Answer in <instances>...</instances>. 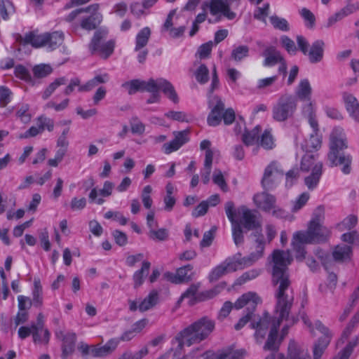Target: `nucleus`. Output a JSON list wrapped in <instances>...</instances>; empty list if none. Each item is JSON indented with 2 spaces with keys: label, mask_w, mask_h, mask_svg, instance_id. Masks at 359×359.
I'll list each match as a JSON object with an SVG mask.
<instances>
[{
  "label": "nucleus",
  "mask_w": 359,
  "mask_h": 359,
  "mask_svg": "<svg viewBox=\"0 0 359 359\" xmlns=\"http://www.w3.org/2000/svg\"><path fill=\"white\" fill-rule=\"evenodd\" d=\"M272 283L275 287L276 316L271 319L265 313L257 321L254 320L251 323L252 327L256 330L255 337L257 342L262 341L270 327L269 334L264 346V350L269 351H275L278 348L277 337L280 323L283 320L287 322L282 330L284 335L287 334L288 327L297 320L294 316H289L294 301V293L288 273V266L292 258L289 251L276 250L272 254Z\"/></svg>",
  "instance_id": "nucleus-1"
},
{
  "label": "nucleus",
  "mask_w": 359,
  "mask_h": 359,
  "mask_svg": "<svg viewBox=\"0 0 359 359\" xmlns=\"http://www.w3.org/2000/svg\"><path fill=\"white\" fill-rule=\"evenodd\" d=\"M215 322L208 317H203L191 323L174 338L178 344L177 348L181 351L184 346H191L207 339L215 329Z\"/></svg>",
  "instance_id": "nucleus-2"
},
{
  "label": "nucleus",
  "mask_w": 359,
  "mask_h": 359,
  "mask_svg": "<svg viewBox=\"0 0 359 359\" xmlns=\"http://www.w3.org/2000/svg\"><path fill=\"white\" fill-rule=\"evenodd\" d=\"M239 219V224L248 230H255L254 233L256 237L257 248L256 251L252 252L249 256L243 257L245 263L248 262V264H252L263 256L264 249V241L263 236L258 229L259 226V222L257 220L256 215L255 212L246 208L245 206H241L238 208H235L234 218Z\"/></svg>",
  "instance_id": "nucleus-3"
},
{
  "label": "nucleus",
  "mask_w": 359,
  "mask_h": 359,
  "mask_svg": "<svg viewBox=\"0 0 359 359\" xmlns=\"http://www.w3.org/2000/svg\"><path fill=\"white\" fill-rule=\"evenodd\" d=\"M330 140L329 161L334 166H341L344 174H349L351 171L352 156L350 154H339L340 151L348 147L344 129L341 127L334 128Z\"/></svg>",
  "instance_id": "nucleus-4"
},
{
  "label": "nucleus",
  "mask_w": 359,
  "mask_h": 359,
  "mask_svg": "<svg viewBox=\"0 0 359 359\" xmlns=\"http://www.w3.org/2000/svg\"><path fill=\"white\" fill-rule=\"evenodd\" d=\"M330 230L323 225L309 224L306 231L296 232L292 245L297 252L296 258L302 260L305 257L304 244L325 242L330 237Z\"/></svg>",
  "instance_id": "nucleus-5"
},
{
  "label": "nucleus",
  "mask_w": 359,
  "mask_h": 359,
  "mask_svg": "<svg viewBox=\"0 0 359 359\" xmlns=\"http://www.w3.org/2000/svg\"><path fill=\"white\" fill-rule=\"evenodd\" d=\"M98 10L99 4H91L84 8L76 9L65 17V20L72 22L78 19L79 24L73 25L75 30L80 27L85 30L90 31L95 29L102 20V15Z\"/></svg>",
  "instance_id": "nucleus-6"
},
{
  "label": "nucleus",
  "mask_w": 359,
  "mask_h": 359,
  "mask_svg": "<svg viewBox=\"0 0 359 359\" xmlns=\"http://www.w3.org/2000/svg\"><path fill=\"white\" fill-rule=\"evenodd\" d=\"M240 5L239 0H210L203 4L202 8L203 13L197 15L194 22L200 24L206 19L205 10L209 8L212 15L221 13L229 20H233L236 18V14L233 11L238 8Z\"/></svg>",
  "instance_id": "nucleus-7"
},
{
  "label": "nucleus",
  "mask_w": 359,
  "mask_h": 359,
  "mask_svg": "<svg viewBox=\"0 0 359 359\" xmlns=\"http://www.w3.org/2000/svg\"><path fill=\"white\" fill-rule=\"evenodd\" d=\"M302 318L304 323L309 328L311 334H314L315 330H317L322 334L314 343L313 348V359H320L332 339L333 333L329 327L318 320L311 323L307 316L304 315Z\"/></svg>",
  "instance_id": "nucleus-8"
},
{
  "label": "nucleus",
  "mask_w": 359,
  "mask_h": 359,
  "mask_svg": "<svg viewBox=\"0 0 359 359\" xmlns=\"http://www.w3.org/2000/svg\"><path fill=\"white\" fill-rule=\"evenodd\" d=\"M297 108L295 96L289 93L281 95L271 109V117L276 122H285L292 118Z\"/></svg>",
  "instance_id": "nucleus-9"
},
{
  "label": "nucleus",
  "mask_w": 359,
  "mask_h": 359,
  "mask_svg": "<svg viewBox=\"0 0 359 359\" xmlns=\"http://www.w3.org/2000/svg\"><path fill=\"white\" fill-rule=\"evenodd\" d=\"M259 303H261V299L254 292H246L237 299L234 304V307L236 309L246 307L247 313L235 325L234 327L236 330L243 328L252 319L254 311Z\"/></svg>",
  "instance_id": "nucleus-10"
},
{
  "label": "nucleus",
  "mask_w": 359,
  "mask_h": 359,
  "mask_svg": "<svg viewBox=\"0 0 359 359\" xmlns=\"http://www.w3.org/2000/svg\"><path fill=\"white\" fill-rule=\"evenodd\" d=\"M107 32L105 30H98L95 32L93 38L89 45V48L92 54L98 53L104 58H107L114 52L115 42L109 40L104 42Z\"/></svg>",
  "instance_id": "nucleus-11"
},
{
  "label": "nucleus",
  "mask_w": 359,
  "mask_h": 359,
  "mask_svg": "<svg viewBox=\"0 0 359 359\" xmlns=\"http://www.w3.org/2000/svg\"><path fill=\"white\" fill-rule=\"evenodd\" d=\"M284 171L280 164L276 161H271L264 169L261 180L264 189H273L281 181Z\"/></svg>",
  "instance_id": "nucleus-12"
},
{
  "label": "nucleus",
  "mask_w": 359,
  "mask_h": 359,
  "mask_svg": "<svg viewBox=\"0 0 359 359\" xmlns=\"http://www.w3.org/2000/svg\"><path fill=\"white\" fill-rule=\"evenodd\" d=\"M117 340L109 339L103 345H88L84 342H80L78 346L79 351L81 353L83 356L90 354L95 358H105L116 349Z\"/></svg>",
  "instance_id": "nucleus-13"
},
{
  "label": "nucleus",
  "mask_w": 359,
  "mask_h": 359,
  "mask_svg": "<svg viewBox=\"0 0 359 359\" xmlns=\"http://www.w3.org/2000/svg\"><path fill=\"white\" fill-rule=\"evenodd\" d=\"M253 201L258 208L266 212H272L277 217H284L285 212L276 205V197L266 191L257 194L253 197Z\"/></svg>",
  "instance_id": "nucleus-14"
},
{
  "label": "nucleus",
  "mask_w": 359,
  "mask_h": 359,
  "mask_svg": "<svg viewBox=\"0 0 359 359\" xmlns=\"http://www.w3.org/2000/svg\"><path fill=\"white\" fill-rule=\"evenodd\" d=\"M162 83H166L163 78L150 79L148 81L133 79L123 83L122 87L128 90V94L133 95L137 91H154L156 85Z\"/></svg>",
  "instance_id": "nucleus-15"
},
{
  "label": "nucleus",
  "mask_w": 359,
  "mask_h": 359,
  "mask_svg": "<svg viewBox=\"0 0 359 359\" xmlns=\"http://www.w3.org/2000/svg\"><path fill=\"white\" fill-rule=\"evenodd\" d=\"M241 264H244L246 266H250L248 262L245 263L243 258L241 262H238L233 258L228 257L224 262H221L219 265L213 268L209 273V280L211 282L216 281L222 276L234 272L238 269V266Z\"/></svg>",
  "instance_id": "nucleus-16"
},
{
  "label": "nucleus",
  "mask_w": 359,
  "mask_h": 359,
  "mask_svg": "<svg viewBox=\"0 0 359 359\" xmlns=\"http://www.w3.org/2000/svg\"><path fill=\"white\" fill-rule=\"evenodd\" d=\"M166 83L158 84L154 91H148L151 93V97L147 100V104L157 103L160 102L161 95L159 91L161 90L165 96L171 100L173 103L177 104L179 102L178 95L175 90L172 84L168 80L164 79Z\"/></svg>",
  "instance_id": "nucleus-17"
},
{
  "label": "nucleus",
  "mask_w": 359,
  "mask_h": 359,
  "mask_svg": "<svg viewBox=\"0 0 359 359\" xmlns=\"http://www.w3.org/2000/svg\"><path fill=\"white\" fill-rule=\"evenodd\" d=\"M208 105L211 111L207 118L208 124L217 126L222 119L224 104L218 96L212 95L209 97Z\"/></svg>",
  "instance_id": "nucleus-18"
},
{
  "label": "nucleus",
  "mask_w": 359,
  "mask_h": 359,
  "mask_svg": "<svg viewBox=\"0 0 359 359\" xmlns=\"http://www.w3.org/2000/svg\"><path fill=\"white\" fill-rule=\"evenodd\" d=\"M225 212L232 225V236L236 245H239L243 243V233L241 224L238 221L234 218L235 205L232 201H228L225 203Z\"/></svg>",
  "instance_id": "nucleus-19"
},
{
  "label": "nucleus",
  "mask_w": 359,
  "mask_h": 359,
  "mask_svg": "<svg viewBox=\"0 0 359 359\" xmlns=\"http://www.w3.org/2000/svg\"><path fill=\"white\" fill-rule=\"evenodd\" d=\"M158 302V292L154 290L141 301L128 300L129 309L134 312L139 310L140 312H145L154 307Z\"/></svg>",
  "instance_id": "nucleus-20"
},
{
  "label": "nucleus",
  "mask_w": 359,
  "mask_h": 359,
  "mask_svg": "<svg viewBox=\"0 0 359 359\" xmlns=\"http://www.w3.org/2000/svg\"><path fill=\"white\" fill-rule=\"evenodd\" d=\"M193 268L192 265L187 264L177 269L175 273H165L164 276L168 280L175 284L187 283L192 279Z\"/></svg>",
  "instance_id": "nucleus-21"
},
{
  "label": "nucleus",
  "mask_w": 359,
  "mask_h": 359,
  "mask_svg": "<svg viewBox=\"0 0 359 359\" xmlns=\"http://www.w3.org/2000/svg\"><path fill=\"white\" fill-rule=\"evenodd\" d=\"M175 136L174 140L163 144L162 150L165 154H170L177 151L182 145L189 141V130H184L182 131L173 132Z\"/></svg>",
  "instance_id": "nucleus-22"
},
{
  "label": "nucleus",
  "mask_w": 359,
  "mask_h": 359,
  "mask_svg": "<svg viewBox=\"0 0 359 359\" xmlns=\"http://www.w3.org/2000/svg\"><path fill=\"white\" fill-rule=\"evenodd\" d=\"M245 354L243 349L233 350L231 348H226L219 351L217 353L207 351L203 354L204 359H242Z\"/></svg>",
  "instance_id": "nucleus-23"
},
{
  "label": "nucleus",
  "mask_w": 359,
  "mask_h": 359,
  "mask_svg": "<svg viewBox=\"0 0 359 359\" xmlns=\"http://www.w3.org/2000/svg\"><path fill=\"white\" fill-rule=\"evenodd\" d=\"M62 336V359H69L75 351V344L76 341V335L74 332H67L65 334L61 333Z\"/></svg>",
  "instance_id": "nucleus-24"
},
{
  "label": "nucleus",
  "mask_w": 359,
  "mask_h": 359,
  "mask_svg": "<svg viewBox=\"0 0 359 359\" xmlns=\"http://www.w3.org/2000/svg\"><path fill=\"white\" fill-rule=\"evenodd\" d=\"M264 57L263 65L264 67H273L279 62L283 61V57L280 52L274 46H267L262 53Z\"/></svg>",
  "instance_id": "nucleus-25"
},
{
  "label": "nucleus",
  "mask_w": 359,
  "mask_h": 359,
  "mask_svg": "<svg viewBox=\"0 0 359 359\" xmlns=\"http://www.w3.org/2000/svg\"><path fill=\"white\" fill-rule=\"evenodd\" d=\"M322 169V163H318L312 168L311 174L305 177L304 182L309 190L312 191L317 187L323 173Z\"/></svg>",
  "instance_id": "nucleus-26"
},
{
  "label": "nucleus",
  "mask_w": 359,
  "mask_h": 359,
  "mask_svg": "<svg viewBox=\"0 0 359 359\" xmlns=\"http://www.w3.org/2000/svg\"><path fill=\"white\" fill-rule=\"evenodd\" d=\"M324 45V42L321 40H317L312 43L311 48L305 54L309 57L311 63H317L321 61L323 57Z\"/></svg>",
  "instance_id": "nucleus-27"
},
{
  "label": "nucleus",
  "mask_w": 359,
  "mask_h": 359,
  "mask_svg": "<svg viewBox=\"0 0 359 359\" xmlns=\"http://www.w3.org/2000/svg\"><path fill=\"white\" fill-rule=\"evenodd\" d=\"M343 98L346 109L349 115L356 121L359 122V103L357 99L351 94L344 93Z\"/></svg>",
  "instance_id": "nucleus-28"
},
{
  "label": "nucleus",
  "mask_w": 359,
  "mask_h": 359,
  "mask_svg": "<svg viewBox=\"0 0 359 359\" xmlns=\"http://www.w3.org/2000/svg\"><path fill=\"white\" fill-rule=\"evenodd\" d=\"M46 33L39 34L37 32L33 31L26 33L22 39L24 44H30L34 48L45 47Z\"/></svg>",
  "instance_id": "nucleus-29"
},
{
  "label": "nucleus",
  "mask_w": 359,
  "mask_h": 359,
  "mask_svg": "<svg viewBox=\"0 0 359 359\" xmlns=\"http://www.w3.org/2000/svg\"><path fill=\"white\" fill-rule=\"evenodd\" d=\"M312 88L307 79L300 80L296 90V98L302 101H310L311 99Z\"/></svg>",
  "instance_id": "nucleus-30"
},
{
  "label": "nucleus",
  "mask_w": 359,
  "mask_h": 359,
  "mask_svg": "<svg viewBox=\"0 0 359 359\" xmlns=\"http://www.w3.org/2000/svg\"><path fill=\"white\" fill-rule=\"evenodd\" d=\"M287 359H311L307 350L299 346L295 341H292L288 346Z\"/></svg>",
  "instance_id": "nucleus-31"
},
{
  "label": "nucleus",
  "mask_w": 359,
  "mask_h": 359,
  "mask_svg": "<svg viewBox=\"0 0 359 359\" xmlns=\"http://www.w3.org/2000/svg\"><path fill=\"white\" fill-rule=\"evenodd\" d=\"M45 47L48 50H53L59 47L64 41V34L61 32L46 33Z\"/></svg>",
  "instance_id": "nucleus-32"
},
{
  "label": "nucleus",
  "mask_w": 359,
  "mask_h": 359,
  "mask_svg": "<svg viewBox=\"0 0 359 359\" xmlns=\"http://www.w3.org/2000/svg\"><path fill=\"white\" fill-rule=\"evenodd\" d=\"M297 144H300L303 150L306 152H311L320 147L321 139L318 133H312L309 140H306L304 142H299L298 138L296 139Z\"/></svg>",
  "instance_id": "nucleus-33"
},
{
  "label": "nucleus",
  "mask_w": 359,
  "mask_h": 359,
  "mask_svg": "<svg viewBox=\"0 0 359 359\" xmlns=\"http://www.w3.org/2000/svg\"><path fill=\"white\" fill-rule=\"evenodd\" d=\"M278 80V76L274 75L270 77L259 79L257 80L255 89L259 92L262 93H273L277 89H273V87Z\"/></svg>",
  "instance_id": "nucleus-34"
},
{
  "label": "nucleus",
  "mask_w": 359,
  "mask_h": 359,
  "mask_svg": "<svg viewBox=\"0 0 359 359\" xmlns=\"http://www.w3.org/2000/svg\"><path fill=\"white\" fill-rule=\"evenodd\" d=\"M352 248L348 245H338L332 252L333 259L336 262H346L351 259Z\"/></svg>",
  "instance_id": "nucleus-35"
},
{
  "label": "nucleus",
  "mask_w": 359,
  "mask_h": 359,
  "mask_svg": "<svg viewBox=\"0 0 359 359\" xmlns=\"http://www.w3.org/2000/svg\"><path fill=\"white\" fill-rule=\"evenodd\" d=\"M200 287V283L192 284L189 286V287L182 294L180 298L178 300V304H180L182 301L185 299H188V304L189 305H193L197 300H199V297H202L200 294L197 296L198 290Z\"/></svg>",
  "instance_id": "nucleus-36"
},
{
  "label": "nucleus",
  "mask_w": 359,
  "mask_h": 359,
  "mask_svg": "<svg viewBox=\"0 0 359 359\" xmlns=\"http://www.w3.org/2000/svg\"><path fill=\"white\" fill-rule=\"evenodd\" d=\"M151 35V30L148 27L142 28L137 34L135 38V50L139 51L148 43Z\"/></svg>",
  "instance_id": "nucleus-37"
},
{
  "label": "nucleus",
  "mask_w": 359,
  "mask_h": 359,
  "mask_svg": "<svg viewBox=\"0 0 359 359\" xmlns=\"http://www.w3.org/2000/svg\"><path fill=\"white\" fill-rule=\"evenodd\" d=\"M261 131V128L259 126H255L252 130H245L242 135V141L246 146L255 144L258 142L259 134Z\"/></svg>",
  "instance_id": "nucleus-38"
},
{
  "label": "nucleus",
  "mask_w": 359,
  "mask_h": 359,
  "mask_svg": "<svg viewBox=\"0 0 359 359\" xmlns=\"http://www.w3.org/2000/svg\"><path fill=\"white\" fill-rule=\"evenodd\" d=\"M151 264L148 261H144L140 269L136 271L133 274L134 287H138L144 283V277L149 273Z\"/></svg>",
  "instance_id": "nucleus-39"
},
{
  "label": "nucleus",
  "mask_w": 359,
  "mask_h": 359,
  "mask_svg": "<svg viewBox=\"0 0 359 359\" xmlns=\"http://www.w3.org/2000/svg\"><path fill=\"white\" fill-rule=\"evenodd\" d=\"M43 290L39 280H34V289L32 290V304L36 307H40L43 305Z\"/></svg>",
  "instance_id": "nucleus-40"
},
{
  "label": "nucleus",
  "mask_w": 359,
  "mask_h": 359,
  "mask_svg": "<svg viewBox=\"0 0 359 359\" xmlns=\"http://www.w3.org/2000/svg\"><path fill=\"white\" fill-rule=\"evenodd\" d=\"M165 116L169 119L180 122L189 123L193 120V116L191 114L181 111H169L165 114Z\"/></svg>",
  "instance_id": "nucleus-41"
},
{
  "label": "nucleus",
  "mask_w": 359,
  "mask_h": 359,
  "mask_svg": "<svg viewBox=\"0 0 359 359\" xmlns=\"http://www.w3.org/2000/svg\"><path fill=\"white\" fill-rule=\"evenodd\" d=\"M36 123L41 133L45 130L51 132L54 129V121L44 115L39 116L36 119Z\"/></svg>",
  "instance_id": "nucleus-42"
},
{
  "label": "nucleus",
  "mask_w": 359,
  "mask_h": 359,
  "mask_svg": "<svg viewBox=\"0 0 359 359\" xmlns=\"http://www.w3.org/2000/svg\"><path fill=\"white\" fill-rule=\"evenodd\" d=\"M148 236L150 239L155 241H164L168 238L169 231L167 229L161 228L158 229L149 230Z\"/></svg>",
  "instance_id": "nucleus-43"
},
{
  "label": "nucleus",
  "mask_w": 359,
  "mask_h": 359,
  "mask_svg": "<svg viewBox=\"0 0 359 359\" xmlns=\"http://www.w3.org/2000/svg\"><path fill=\"white\" fill-rule=\"evenodd\" d=\"M15 8L13 3L9 0H0V13L4 20L9 18V15L14 13Z\"/></svg>",
  "instance_id": "nucleus-44"
},
{
  "label": "nucleus",
  "mask_w": 359,
  "mask_h": 359,
  "mask_svg": "<svg viewBox=\"0 0 359 359\" xmlns=\"http://www.w3.org/2000/svg\"><path fill=\"white\" fill-rule=\"evenodd\" d=\"M148 353V348L147 346H144L135 353H133L130 351H125L118 359H142Z\"/></svg>",
  "instance_id": "nucleus-45"
},
{
  "label": "nucleus",
  "mask_w": 359,
  "mask_h": 359,
  "mask_svg": "<svg viewBox=\"0 0 359 359\" xmlns=\"http://www.w3.org/2000/svg\"><path fill=\"white\" fill-rule=\"evenodd\" d=\"M310 153L311 152H306V154L302 157L301 161V170L304 172L312 171V168L318 163H316L314 155Z\"/></svg>",
  "instance_id": "nucleus-46"
},
{
  "label": "nucleus",
  "mask_w": 359,
  "mask_h": 359,
  "mask_svg": "<svg viewBox=\"0 0 359 359\" xmlns=\"http://www.w3.org/2000/svg\"><path fill=\"white\" fill-rule=\"evenodd\" d=\"M359 343V335L350 341L334 359H348L354 347Z\"/></svg>",
  "instance_id": "nucleus-47"
},
{
  "label": "nucleus",
  "mask_w": 359,
  "mask_h": 359,
  "mask_svg": "<svg viewBox=\"0 0 359 359\" xmlns=\"http://www.w3.org/2000/svg\"><path fill=\"white\" fill-rule=\"evenodd\" d=\"M67 83V79L65 77H60L55 79L53 83H51L48 88L44 90L42 97L44 100L48 98L50 95L60 86L65 85Z\"/></svg>",
  "instance_id": "nucleus-48"
},
{
  "label": "nucleus",
  "mask_w": 359,
  "mask_h": 359,
  "mask_svg": "<svg viewBox=\"0 0 359 359\" xmlns=\"http://www.w3.org/2000/svg\"><path fill=\"white\" fill-rule=\"evenodd\" d=\"M359 323V311L351 318L342 333L343 338H348Z\"/></svg>",
  "instance_id": "nucleus-49"
},
{
  "label": "nucleus",
  "mask_w": 359,
  "mask_h": 359,
  "mask_svg": "<svg viewBox=\"0 0 359 359\" xmlns=\"http://www.w3.org/2000/svg\"><path fill=\"white\" fill-rule=\"evenodd\" d=\"M102 197H108L107 194H105L104 191L102 189L97 190V187H93L88 196V198L90 203H95L97 205H102L104 203V200L102 198H98V196Z\"/></svg>",
  "instance_id": "nucleus-50"
},
{
  "label": "nucleus",
  "mask_w": 359,
  "mask_h": 359,
  "mask_svg": "<svg viewBox=\"0 0 359 359\" xmlns=\"http://www.w3.org/2000/svg\"><path fill=\"white\" fill-rule=\"evenodd\" d=\"M261 273L260 269H251L245 273H243L237 280L236 284L242 285L246 283L247 281L253 280L258 277Z\"/></svg>",
  "instance_id": "nucleus-51"
},
{
  "label": "nucleus",
  "mask_w": 359,
  "mask_h": 359,
  "mask_svg": "<svg viewBox=\"0 0 359 359\" xmlns=\"http://www.w3.org/2000/svg\"><path fill=\"white\" fill-rule=\"evenodd\" d=\"M52 67L48 65L41 64L33 67V74L36 78H43L52 72Z\"/></svg>",
  "instance_id": "nucleus-52"
},
{
  "label": "nucleus",
  "mask_w": 359,
  "mask_h": 359,
  "mask_svg": "<svg viewBox=\"0 0 359 359\" xmlns=\"http://www.w3.org/2000/svg\"><path fill=\"white\" fill-rule=\"evenodd\" d=\"M249 48L247 46H238L234 48L231 52V58L235 61H241L248 57Z\"/></svg>",
  "instance_id": "nucleus-53"
},
{
  "label": "nucleus",
  "mask_w": 359,
  "mask_h": 359,
  "mask_svg": "<svg viewBox=\"0 0 359 359\" xmlns=\"http://www.w3.org/2000/svg\"><path fill=\"white\" fill-rule=\"evenodd\" d=\"M16 117L19 118L22 123H27L31 120V115L29 113V106L27 104H23L18 107L16 111Z\"/></svg>",
  "instance_id": "nucleus-54"
},
{
  "label": "nucleus",
  "mask_w": 359,
  "mask_h": 359,
  "mask_svg": "<svg viewBox=\"0 0 359 359\" xmlns=\"http://www.w3.org/2000/svg\"><path fill=\"white\" fill-rule=\"evenodd\" d=\"M197 81L201 84L208 82L209 79V70L205 65H201L195 72Z\"/></svg>",
  "instance_id": "nucleus-55"
},
{
  "label": "nucleus",
  "mask_w": 359,
  "mask_h": 359,
  "mask_svg": "<svg viewBox=\"0 0 359 359\" xmlns=\"http://www.w3.org/2000/svg\"><path fill=\"white\" fill-rule=\"evenodd\" d=\"M270 22L274 28L280 29L283 32L289 30V24L287 21L278 16H271L270 18Z\"/></svg>",
  "instance_id": "nucleus-56"
},
{
  "label": "nucleus",
  "mask_w": 359,
  "mask_h": 359,
  "mask_svg": "<svg viewBox=\"0 0 359 359\" xmlns=\"http://www.w3.org/2000/svg\"><path fill=\"white\" fill-rule=\"evenodd\" d=\"M151 191L152 187L150 185L145 186L142 191V201L144 208L147 209H150L153 203L152 199L150 196Z\"/></svg>",
  "instance_id": "nucleus-57"
},
{
  "label": "nucleus",
  "mask_w": 359,
  "mask_h": 359,
  "mask_svg": "<svg viewBox=\"0 0 359 359\" xmlns=\"http://www.w3.org/2000/svg\"><path fill=\"white\" fill-rule=\"evenodd\" d=\"M12 92L4 86H0V107H5L11 100Z\"/></svg>",
  "instance_id": "nucleus-58"
},
{
  "label": "nucleus",
  "mask_w": 359,
  "mask_h": 359,
  "mask_svg": "<svg viewBox=\"0 0 359 359\" xmlns=\"http://www.w3.org/2000/svg\"><path fill=\"white\" fill-rule=\"evenodd\" d=\"M260 145L266 149H271L273 147L274 141L271 131H264L261 137Z\"/></svg>",
  "instance_id": "nucleus-59"
},
{
  "label": "nucleus",
  "mask_w": 359,
  "mask_h": 359,
  "mask_svg": "<svg viewBox=\"0 0 359 359\" xmlns=\"http://www.w3.org/2000/svg\"><path fill=\"white\" fill-rule=\"evenodd\" d=\"M299 13L301 16L303 18L305 22V25L308 28H312L315 25V16L313 13L309 9L304 8L300 11Z\"/></svg>",
  "instance_id": "nucleus-60"
},
{
  "label": "nucleus",
  "mask_w": 359,
  "mask_h": 359,
  "mask_svg": "<svg viewBox=\"0 0 359 359\" xmlns=\"http://www.w3.org/2000/svg\"><path fill=\"white\" fill-rule=\"evenodd\" d=\"M212 181L215 184L219 186L222 191H227V185L224 180L223 174L220 170L215 169L214 170Z\"/></svg>",
  "instance_id": "nucleus-61"
},
{
  "label": "nucleus",
  "mask_w": 359,
  "mask_h": 359,
  "mask_svg": "<svg viewBox=\"0 0 359 359\" xmlns=\"http://www.w3.org/2000/svg\"><path fill=\"white\" fill-rule=\"evenodd\" d=\"M104 218L113 219L118 222L121 225H126L128 223V219L123 216V215L117 211H108L104 214Z\"/></svg>",
  "instance_id": "nucleus-62"
},
{
  "label": "nucleus",
  "mask_w": 359,
  "mask_h": 359,
  "mask_svg": "<svg viewBox=\"0 0 359 359\" xmlns=\"http://www.w3.org/2000/svg\"><path fill=\"white\" fill-rule=\"evenodd\" d=\"M15 75L16 77L25 81H31L32 77L28 69L22 65H18L15 67Z\"/></svg>",
  "instance_id": "nucleus-63"
},
{
  "label": "nucleus",
  "mask_w": 359,
  "mask_h": 359,
  "mask_svg": "<svg viewBox=\"0 0 359 359\" xmlns=\"http://www.w3.org/2000/svg\"><path fill=\"white\" fill-rule=\"evenodd\" d=\"M280 43L285 48L289 54H295L297 52V47L294 42L287 36H282L280 37Z\"/></svg>",
  "instance_id": "nucleus-64"
}]
</instances>
